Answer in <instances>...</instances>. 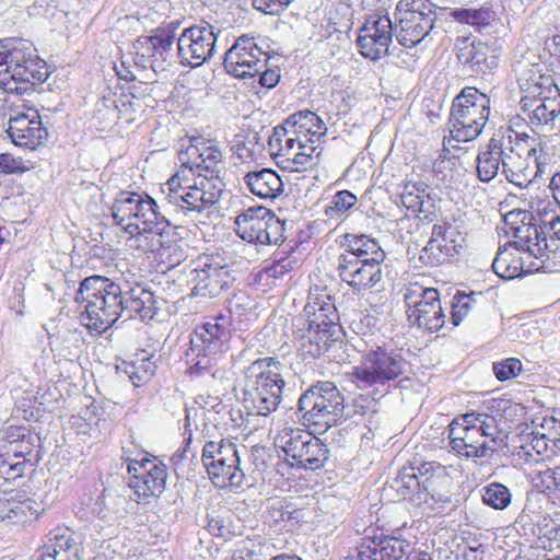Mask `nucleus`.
<instances>
[{"label":"nucleus","mask_w":560,"mask_h":560,"mask_svg":"<svg viewBox=\"0 0 560 560\" xmlns=\"http://www.w3.org/2000/svg\"><path fill=\"white\" fill-rule=\"evenodd\" d=\"M179 160L180 168L164 184L162 192L177 213L197 220L222 197L223 154L214 140L192 138Z\"/></svg>","instance_id":"f257e3e1"},{"label":"nucleus","mask_w":560,"mask_h":560,"mask_svg":"<svg viewBox=\"0 0 560 560\" xmlns=\"http://www.w3.org/2000/svg\"><path fill=\"white\" fill-rule=\"evenodd\" d=\"M448 439L450 447L457 456L474 462L491 459L502 442L495 418L480 411L455 417L448 425Z\"/></svg>","instance_id":"f03ea898"},{"label":"nucleus","mask_w":560,"mask_h":560,"mask_svg":"<svg viewBox=\"0 0 560 560\" xmlns=\"http://www.w3.org/2000/svg\"><path fill=\"white\" fill-rule=\"evenodd\" d=\"M285 365L277 358L253 361L244 370L243 404L249 415L269 417L282 400Z\"/></svg>","instance_id":"7ed1b4c3"},{"label":"nucleus","mask_w":560,"mask_h":560,"mask_svg":"<svg viewBox=\"0 0 560 560\" xmlns=\"http://www.w3.org/2000/svg\"><path fill=\"white\" fill-rule=\"evenodd\" d=\"M75 301L83 303L81 323L96 335L106 331L124 315L122 285L103 276L85 278Z\"/></svg>","instance_id":"20e7f679"},{"label":"nucleus","mask_w":560,"mask_h":560,"mask_svg":"<svg viewBox=\"0 0 560 560\" xmlns=\"http://www.w3.org/2000/svg\"><path fill=\"white\" fill-rule=\"evenodd\" d=\"M0 73L9 77L5 83L10 92L24 94L48 77L46 62L34 45L26 39L8 37L0 39Z\"/></svg>","instance_id":"39448f33"},{"label":"nucleus","mask_w":560,"mask_h":560,"mask_svg":"<svg viewBox=\"0 0 560 560\" xmlns=\"http://www.w3.org/2000/svg\"><path fill=\"white\" fill-rule=\"evenodd\" d=\"M112 215L115 223L130 235H163L171 226L158 202L148 194L120 191L112 207Z\"/></svg>","instance_id":"423d86ee"},{"label":"nucleus","mask_w":560,"mask_h":560,"mask_svg":"<svg viewBox=\"0 0 560 560\" xmlns=\"http://www.w3.org/2000/svg\"><path fill=\"white\" fill-rule=\"evenodd\" d=\"M560 213L550 201H539L534 212L517 211L505 215V233L514 238L516 246L528 252L529 256L541 259L548 248L547 230Z\"/></svg>","instance_id":"0eeeda50"},{"label":"nucleus","mask_w":560,"mask_h":560,"mask_svg":"<svg viewBox=\"0 0 560 560\" xmlns=\"http://www.w3.org/2000/svg\"><path fill=\"white\" fill-rule=\"evenodd\" d=\"M490 115V98L474 86L464 88L452 103L450 132L458 142L472 141L482 132Z\"/></svg>","instance_id":"6e6552de"},{"label":"nucleus","mask_w":560,"mask_h":560,"mask_svg":"<svg viewBox=\"0 0 560 560\" xmlns=\"http://www.w3.org/2000/svg\"><path fill=\"white\" fill-rule=\"evenodd\" d=\"M185 273L191 294L210 299L229 290L235 280L229 264L219 254L199 255L186 266Z\"/></svg>","instance_id":"1a4fd4ad"},{"label":"nucleus","mask_w":560,"mask_h":560,"mask_svg":"<svg viewBox=\"0 0 560 560\" xmlns=\"http://www.w3.org/2000/svg\"><path fill=\"white\" fill-rule=\"evenodd\" d=\"M343 395L328 381L317 382L306 389L298 401V417L304 425L330 427L338 422Z\"/></svg>","instance_id":"9d476101"},{"label":"nucleus","mask_w":560,"mask_h":560,"mask_svg":"<svg viewBox=\"0 0 560 560\" xmlns=\"http://www.w3.org/2000/svg\"><path fill=\"white\" fill-rule=\"evenodd\" d=\"M179 19L161 21L151 35L140 36L133 43V62L141 70L152 69L155 73L164 71L171 65L176 30L182 25Z\"/></svg>","instance_id":"9b49d317"},{"label":"nucleus","mask_w":560,"mask_h":560,"mask_svg":"<svg viewBox=\"0 0 560 560\" xmlns=\"http://www.w3.org/2000/svg\"><path fill=\"white\" fill-rule=\"evenodd\" d=\"M276 445L281 448L292 466L316 470L324 467L328 459V448L323 441L299 428H284L276 438Z\"/></svg>","instance_id":"f8f14e48"},{"label":"nucleus","mask_w":560,"mask_h":560,"mask_svg":"<svg viewBox=\"0 0 560 560\" xmlns=\"http://www.w3.org/2000/svg\"><path fill=\"white\" fill-rule=\"evenodd\" d=\"M406 365V360L394 349L377 347L362 357L352 375L360 388H369L399 377Z\"/></svg>","instance_id":"ddd939ff"},{"label":"nucleus","mask_w":560,"mask_h":560,"mask_svg":"<svg viewBox=\"0 0 560 560\" xmlns=\"http://www.w3.org/2000/svg\"><path fill=\"white\" fill-rule=\"evenodd\" d=\"M466 234L459 225L441 221L434 223L427 245L420 250L419 260L425 267L450 264L462 253Z\"/></svg>","instance_id":"4468645a"},{"label":"nucleus","mask_w":560,"mask_h":560,"mask_svg":"<svg viewBox=\"0 0 560 560\" xmlns=\"http://www.w3.org/2000/svg\"><path fill=\"white\" fill-rule=\"evenodd\" d=\"M235 232L244 241L277 245L283 240V223L266 207H250L235 219Z\"/></svg>","instance_id":"2eb2a0df"},{"label":"nucleus","mask_w":560,"mask_h":560,"mask_svg":"<svg viewBox=\"0 0 560 560\" xmlns=\"http://www.w3.org/2000/svg\"><path fill=\"white\" fill-rule=\"evenodd\" d=\"M214 27L206 22L185 27L177 37V58L179 63L197 68L207 62L215 50Z\"/></svg>","instance_id":"dca6fc26"},{"label":"nucleus","mask_w":560,"mask_h":560,"mask_svg":"<svg viewBox=\"0 0 560 560\" xmlns=\"http://www.w3.org/2000/svg\"><path fill=\"white\" fill-rule=\"evenodd\" d=\"M294 326L301 331L299 350L304 359H317L324 354L336 340L339 330L330 315L322 314L312 319L296 317Z\"/></svg>","instance_id":"f3484780"},{"label":"nucleus","mask_w":560,"mask_h":560,"mask_svg":"<svg viewBox=\"0 0 560 560\" xmlns=\"http://www.w3.org/2000/svg\"><path fill=\"white\" fill-rule=\"evenodd\" d=\"M268 52L259 45L258 39L248 35L240 36L224 54V68L235 78H255L266 67Z\"/></svg>","instance_id":"a211bd4d"},{"label":"nucleus","mask_w":560,"mask_h":560,"mask_svg":"<svg viewBox=\"0 0 560 560\" xmlns=\"http://www.w3.org/2000/svg\"><path fill=\"white\" fill-rule=\"evenodd\" d=\"M127 470L130 475L129 487L136 495L130 498L138 503L149 497H158L164 491L167 478L166 466L156 458H127Z\"/></svg>","instance_id":"6ab92c4d"},{"label":"nucleus","mask_w":560,"mask_h":560,"mask_svg":"<svg viewBox=\"0 0 560 560\" xmlns=\"http://www.w3.org/2000/svg\"><path fill=\"white\" fill-rule=\"evenodd\" d=\"M393 35L394 25L388 15H369L360 27L357 39L361 55L373 61L387 56Z\"/></svg>","instance_id":"aec40b11"},{"label":"nucleus","mask_w":560,"mask_h":560,"mask_svg":"<svg viewBox=\"0 0 560 560\" xmlns=\"http://www.w3.org/2000/svg\"><path fill=\"white\" fill-rule=\"evenodd\" d=\"M383 262L360 259L353 255H340L338 258V275L345 283L361 292L374 288L383 279Z\"/></svg>","instance_id":"412c9836"},{"label":"nucleus","mask_w":560,"mask_h":560,"mask_svg":"<svg viewBox=\"0 0 560 560\" xmlns=\"http://www.w3.org/2000/svg\"><path fill=\"white\" fill-rule=\"evenodd\" d=\"M7 133L14 145L30 150L43 145L49 135L38 112L31 108L10 116Z\"/></svg>","instance_id":"4be33fe9"},{"label":"nucleus","mask_w":560,"mask_h":560,"mask_svg":"<svg viewBox=\"0 0 560 560\" xmlns=\"http://www.w3.org/2000/svg\"><path fill=\"white\" fill-rule=\"evenodd\" d=\"M530 137L526 133H503V165L502 173L506 180L517 187H526L529 184L530 167L523 159V142Z\"/></svg>","instance_id":"5701e85b"},{"label":"nucleus","mask_w":560,"mask_h":560,"mask_svg":"<svg viewBox=\"0 0 560 560\" xmlns=\"http://www.w3.org/2000/svg\"><path fill=\"white\" fill-rule=\"evenodd\" d=\"M231 337V316L219 314L207 317L202 324L197 325L191 334L190 342L197 343V347H203V349L208 348L213 353H223L228 349Z\"/></svg>","instance_id":"b1692460"},{"label":"nucleus","mask_w":560,"mask_h":560,"mask_svg":"<svg viewBox=\"0 0 560 560\" xmlns=\"http://www.w3.org/2000/svg\"><path fill=\"white\" fill-rule=\"evenodd\" d=\"M523 252L527 255V258H534V256H529L528 252L516 244L513 241H510L504 245V247L499 248L493 261L492 269L502 279H514L521 277L525 273H529L533 271H538L542 268V262L538 264L536 261H530L528 265L525 262L524 257L518 256V253Z\"/></svg>","instance_id":"393cba45"},{"label":"nucleus","mask_w":560,"mask_h":560,"mask_svg":"<svg viewBox=\"0 0 560 560\" xmlns=\"http://www.w3.org/2000/svg\"><path fill=\"white\" fill-rule=\"evenodd\" d=\"M400 201L408 210L418 213L423 221L433 222L440 214L435 194L422 180L406 183L400 192Z\"/></svg>","instance_id":"a878e982"},{"label":"nucleus","mask_w":560,"mask_h":560,"mask_svg":"<svg viewBox=\"0 0 560 560\" xmlns=\"http://www.w3.org/2000/svg\"><path fill=\"white\" fill-rule=\"evenodd\" d=\"M520 115L533 130L551 129L558 116H560V95L547 96L540 100L521 98Z\"/></svg>","instance_id":"bb28decb"},{"label":"nucleus","mask_w":560,"mask_h":560,"mask_svg":"<svg viewBox=\"0 0 560 560\" xmlns=\"http://www.w3.org/2000/svg\"><path fill=\"white\" fill-rule=\"evenodd\" d=\"M434 21L435 15L432 14H396L394 32L397 42L407 48L415 47L430 34Z\"/></svg>","instance_id":"cd10ccee"},{"label":"nucleus","mask_w":560,"mask_h":560,"mask_svg":"<svg viewBox=\"0 0 560 560\" xmlns=\"http://www.w3.org/2000/svg\"><path fill=\"white\" fill-rule=\"evenodd\" d=\"M225 458L207 469L209 479L219 489L238 490L244 486L245 472L241 467L238 448L226 452Z\"/></svg>","instance_id":"c85d7f7f"},{"label":"nucleus","mask_w":560,"mask_h":560,"mask_svg":"<svg viewBox=\"0 0 560 560\" xmlns=\"http://www.w3.org/2000/svg\"><path fill=\"white\" fill-rule=\"evenodd\" d=\"M457 59L475 73H487L497 67V56L493 50L483 42H469L464 39L457 47Z\"/></svg>","instance_id":"c756f323"},{"label":"nucleus","mask_w":560,"mask_h":560,"mask_svg":"<svg viewBox=\"0 0 560 560\" xmlns=\"http://www.w3.org/2000/svg\"><path fill=\"white\" fill-rule=\"evenodd\" d=\"M154 294L148 288L137 283L135 287H122L124 314L128 318L139 316L142 320L151 319L156 313Z\"/></svg>","instance_id":"7c9ffc66"},{"label":"nucleus","mask_w":560,"mask_h":560,"mask_svg":"<svg viewBox=\"0 0 560 560\" xmlns=\"http://www.w3.org/2000/svg\"><path fill=\"white\" fill-rule=\"evenodd\" d=\"M503 133L490 138L486 150L478 153L476 159L477 177L482 183H490L503 165Z\"/></svg>","instance_id":"2f4dec72"},{"label":"nucleus","mask_w":560,"mask_h":560,"mask_svg":"<svg viewBox=\"0 0 560 560\" xmlns=\"http://www.w3.org/2000/svg\"><path fill=\"white\" fill-rule=\"evenodd\" d=\"M244 184L254 196L260 199L273 200L283 192V182L271 168L248 172L244 176Z\"/></svg>","instance_id":"473e14b6"},{"label":"nucleus","mask_w":560,"mask_h":560,"mask_svg":"<svg viewBox=\"0 0 560 560\" xmlns=\"http://www.w3.org/2000/svg\"><path fill=\"white\" fill-rule=\"evenodd\" d=\"M394 489L402 499H408L416 505H421L429 500L428 488H424L419 479L416 468L404 467L396 478L390 482Z\"/></svg>","instance_id":"72a5a7b5"},{"label":"nucleus","mask_w":560,"mask_h":560,"mask_svg":"<svg viewBox=\"0 0 560 560\" xmlns=\"http://www.w3.org/2000/svg\"><path fill=\"white\" fill-rule=\"evenodd\" d=\"M407 315L408 320L412 325L429 331H438L445 323L441 300L434 301V298H431V295L423 302V305L412 308Z\"/></svg>","instance_id":"f704fd0d"},{"label":"nucleus","mask_w":560,"mask_h":560,"mask_svg":"<svg viewBox=\"0 0 560 560\" xmlns=\"http://www.w3.org/2000/svg\"><path fill=\"white\" fill-rule=\"evenodd\" d=\"M81 546L71 535H55L40 551L42 560H82Z\"/></svg>","instance_id":"c9c22d12"},{"label":"nucleus","mask_w":560,"mask_h":560,"mask_svg":"<svg viewBox=\"0 0 560 560\" xmlns=\"http://www.w3.org/2000/svg\"><path fill=\"white\" fill-rule=\"evenodd\" d=\"M285 126L289 127L288 130L293 133H303L302 136L311 135V137H316V139L325 137L327 131L322 118L316 113L308 109L299 110L290 115L285 119Z\"/></svg>","instance_id":"e433bc0d"},{"label":"nucleus","mask_w":560,"mask_h":560,"mask_svg":"<svg viewBox=\"0 0 560 560\" xmlns=\"http://www.w3.org/2000/svg\"><path fill=\"white\" fill-rule=\"evenodd\" d=\"M294 148L293 154H295V156L279 161L278 164L281 165L283 170L289 172H304L318 164L319 155L322 154V148L318 143H301L295 144Z\"/></svg>","instance_id":"4c0bfd02"},{"label":"nucleus","mask_w":560,"mask_h":560,"mask_svg":"<svg viewBox=\"0 0 560 560\" xmlns=\"http://www.w3.org/2000/svg\"><path fill=\"white\" fill-rule=\"evenodd\" d=\"M152 358L145 350H141L131 362L125 361L122 364L117 365V370H122L132 384L138 387L141 383L148 382L156 371V365Z\"/></svg>","instance_id":"58836bf2"},{"label":"nucleus","mask_w":560,"mask_h":560,"mask_svg":"<svg viewBox=\"0 0 560 560\" xmlns=\"http://www.w3.org/2000/svg\"><path fill=\"white\" fill-rule=\"evenodd\" d=\"M346 240L348 242L349 250L345 255H353L360 259L384 262L386 254L375 238H372L365 234H348Z\"/></svg>","instance_id":"ea45409f"},{"label":"nucleus","mask_w":560,"mask_h":560,"mask_svg":"<svg viewBox=\"0 0 560 560\" xmlns=\"http://www.w3.org/2000/svg\"><path fill=\"white\" fill-rule=\"evenodd\" d=\"M373 548L376 551L377 560H399L408 556L410 544L395 536L384 535L383 533L372 535Z\"/></svg>","instance_id":"a19ab883"},{"label":"nucleus","mask_w":560,"mask_h":560,"mask_svg":"<svg viewBox=\"0 0 560 560\" xmlns=\"http://www.w3.org/2000/svg\"><path fill=\"white\" fill-rule=\"evenodd\" d=\"M221 354L222 353H213L212 350L210 353V349H203V347H197V343L190 342V347L186 352L189 374L191 376H201L210 372L217 364Z\"/></svg>","instance_id":"79ce46f5"},{"label":"nucleus","mask_w":560,"mask_h":560,"mask_svg":"<svg viewBox=\"0 0 560 560\" xmlns=\"http://www.w3.org/2000/svg\"><path fill=\"white\" fill-rule=\"evenodd\" d=\"M289 127L285 126V120L283 124L278 125L273 128L272 135L269 137L268 145L271 155L288 159L290 156H295L293 151L295 150L294 145L298 144L296 138H292L291 131L288 130Z\"/></svg>","instance_id":"37998d69"},{"label":"nucleus","mask_w":560,"mask_h":560,"mask_svg":"<svg viewBox=\"0 0 560 560\" xmlns=\"http://www.w3.org/2000/svg\"><path fill=\"white\" fill-rule=\"evenodd\" d=\"M318 314L330 315V317L334 319L337 317L336 307L330 302V296L320 292L319 288L316 287L310 290L303 314H301L299 317L312 319L316 318Z\"/></svg>","instance_id":"c03bdc74"},{"label":"nucleus","mask_w":560,"mask_h":560,"mask_svg":"<svg viewBox=\"0 0 560 560\" xmlns=\"http://www.w3.org/2000/svg\"><path fill=\"white\" fill-rule=\"evenodd\" d=\"M450 16L458 23L480 28L488 26L494 20V12L488 7L479 9L459 8L452 10Z\"/></svg>","instance_id":"a18cd8bd"},{"label":"nucleus","mask_w":560,"mask_h":560,"mask_svg":"<svg viewBox=\"0 0 560 560\" xmlns=\"http://www.w3.org/2000/svg\"><path fill=\"white\" fill-rule=\"evenodd\" d=\"M376 401L369 396L359 395L353 397L350 402H346L343 399V404L340 406L338 421L340 419H355V418H365L368 416H372L375 413Z\"/></svg>","instance_id":"49530a36"},{"label":"nucleus","mask_w":560,"mask_h":560,"mask_svg":"<svg viewBox=\"0 0 560 560\" xmlns=\"http://www.w3.org/2000/svg\"><path fill=\"white\" fill-rule=\"evenodd\" d=\"M236 448V444L228 439L206 441L201 452V463L205 469L207 470L213 464L223 460L226 452L232 453Z\"/></svg>","instance_id":"de8ad7c7"},{"label":"nucleus","mask_w":560,"mask_h":560,"mask_svg":"<svg viewBox=\"0 0 560 560\" xmlns=\"http://www.w3.org/2000/svg\"><path fill=\"white\" fill-rule=\"evenodd\" d=\"M523 142V159L530 167L529 184L546 173L549 165V154L540 145H527Z\"/></svg>","instance_id":"09e8293b"},{"label":"nucleus","mask_w":560,"mask_h":560,"mask_svg":"<svg viewBox=\"0 0 560 560\" xmlns=\"http://www.w3.org/2000/svg\"><path fill=\"white\" fill-rule=\"evenodd\" d=\"M512 500L510 489L499 482H492L482 488V501L495 510L506 509Z\"/></svg>","instance_id":"8fccbe9b"},{"label":"nucleus","mask_w":560,"mask_h":560,"mask_svg":"<svg viewBox=\"0 0 560 560\" xmlns=\"http://www.w3.org/2000/svg\"><path fill=\"white\" fill-rule=\"evenodd\" d=\"M434 298V301L440 299V294L434 288H427L417 282L410 283L404 293V300L407 307V313L412 308L420 307L428 296Z\"/></svg>","instance_id":"3c124183"},{"label":"nucleus","mask_w":560,"mask_h":560,"mask_svg":"<svg viewBox=\"0 0 560 560\" xmlns=\"http://www.w3.org/2000/svg\"><path fill=\"white\" fill-rule=\"evenodd\" d=\"M228 307L231 322L233 319L243 322L252 313L253 301L246 292L237 291L229 299Z\"/></svg>","instance_id":"603ef678"},{"label":"nucleus","mask_w":560,"mask_h":560,"mask_svg":"<svg viewBox=\"0 0 560 560\" xmlns=\"http://www.w3.org/2000/svg\"><path fill=\"white\" fill-rule=\"evenodd\" d=\"M545 73L537 63L525 65L521 70L517 78L518 86L523 95L527 94L533 96L535 94V85Z\"/></svg>","instance_id":"864d4df0"},{"label":"nucleus","mask_w":560,"mask_h":560,"mask_svg":"<svg viewBox=\"0 0 560 560\" xmlns=\"http://www.w3.org/2000/svg\"><path fill=\"white\" fill-rule=\"evenodd\" d=\"M357 197L349 190L338 191L330 202V206L326 209V214L330 218L342 215L346 211L352 208L357 202Z\"/></svg>","instance_id":"5fc2aeb1"},{"label":"nucleus","mask_w":560,"mask_h":560,"mask_svg":"<svg viewBox=\"0 0 560 560\" xmlns=\"http://www.w3.org/2000/svg\"><path fill=\"white\" fill-rule=\"evenodd\" d=\"M475 302L474 293H458L453 298L451 320L454 326H458L467 316Z\"/></svg>","instance_id":"6e6d98bb"},{"label":"nucleus","mask_w":560,"mask_h":560,"mask_svg":"<svg viewBox=\"0 0 560 560\" xmlns=\"http://www.w3.org/2000/svg\"><path fill=\"white\" fill-rule=\"evenodd\" d=\"M409 467L416 468V472L424 488L430 487L433 477H444L446 475L445 466L438 462H424L418 466L410 465Z\"/></svg>","instance_id":"4d7b16f0"},{"label":"nucleus","mask_w":560,"mask_h":560,"mask_svg":"<svg viewBox=\"0 0 560 560\" xmlns=\"http://www.w3.org/2000/svg\"><path fill=\"white\" fill-rule=\"evenodd\" d=\"M436 5L430 0H400L396 7V14L413 13V14H432Z\"/></svg>","instance_id":"13d9d810"},{"label":"nucleus","mask_w":560,"mask_h":560,"mask_svg":"<svg viewBox=\"0 0 560 560\" xmlns=\"http://www.w3.org/2000/svg\"><path fill=\"white\" fill-rule=\"evenodd\" d=\"M522 371V362L516 358H509L493 363V372L499 381H508L517 376Z\"/></svg>","instance_id":"bf43d9fd"},{"label":"nucleus","mask_w":560,"mask_h":560,"mask_svg":"<svg viewBox=\"0 0 560 560\" xmlns=\"http://www.w3.org/2000/svg\"><path fill=\"white\" fill-rule=\"evenodd\" d=\"M535 88H536V91L533 96H529L527 93V94L523 95L522 98H529L530 101H533V100H540L542 97L547 98V96L556 97V95H560V91H559L558 86L556 85L552 75H550V74L545 73L540 78V80L537 82Z\"/></svg>","instance_id":"052dcab7"},{"label":"nucleus","mask_w":560,"mask_h":560,"mask_svg":"<svg viewBox=\"0 0 560 560\" xmlns=\"http://www.w3.org/2000/svg\"><path fill=\"white\" fill-rule=\"evenodd\" d=\"M372 535L365 534L359 546L346 557V560H377L376 551L373 548Z\"/></svg>","instance_id":"680f3d73"},{"label":"nucleus","mask_w":560,"mask_h":560,"mask_svg":"<svg viewBox=\"0 0 560 560\" xmlns=\"http://www.w3.org/2000/svg\"><path fill=\"white\" fill-rule=\"evenodd\" d=\"M292 0H253V5L256 10L265 14H279L281 13Z\"/></svg>","instance_id":"e2e57ef3"},{"label":"nucleus","mask_w":560,"mask_h":560,"mask_svg":"<svg viewBox=\"0 0 560 560\" xmlns=\"http://www.w3.org/2000/svg\"><path fill=\"white\" fill-rule=\"evenodd\" d=\"M27 168L24 166L22 159H16L12 154H0V173L15 174L25 172Z\"/></svg>","instance_id":"0e129e2a"},{"label":"nucleus","mask_w":560,"mask_h":560,"mask_svg":"<svg viewBox=\"0 0 560 560\" xmlns=\"http://www.w3.org/2000/svg\"><path fill=\"white\" fill-rule=\"evenodd\" d=\"M353 0H339L336 5L337 12L341 13V16L336 21L332 16H330V21H334L335 25L339 27H349L351 25V20L353 18L351 4Z\"/></svg>","instance_id":"69168bd1"},{"label":"nucleus","mask_w":560,"mask_h":560,"mask_svg":"<svg viewBox=\"0 0 560 560\" xmlns=\"http://www.w3.org/2000/svg\"><path fill=\"white\" fill-rule=\"evenodd\" d=\"M258 83L264 86L271 89L277 85L280 79L278 71L268 69L267 66L256 73Z\"/></svg>","instance_id":"338daca9"},{"label":"nucleus","mask_w":560,"mask_h":560,"mask_svg":"<svg viewBox=\"0 0 560 560\" xmlns=\"http://www.w3.org/2000/svg\"><path fill=\"white\" fill-rule=\"evenodd\" d=\"M228 560H258L255 552L250 549L248 544L241 542L232 551Z\"/></svg>","instance_id":"774afa93"}]
</instances>
